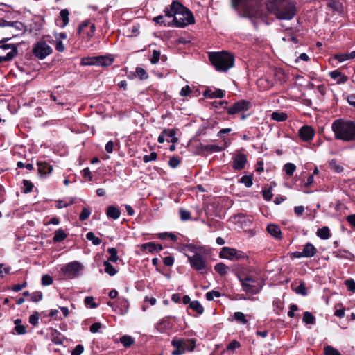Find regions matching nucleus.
<instances>
[{"instance_id": "obj_1", "label": "nucleus", "mask_w": 355, "mask_h": 355, "mask_svg": "<svg viewBox=\"0 0 355 355\" xmlns=\"http://www.w3.org/2000/svg\"><path fill=\"white\" fill-rule=\"evenodd\" d=\"M164 15L155 17L153 21L165 27L176 28H184L196 22L193 12L178 1H173L164 8Z\"/></svg>"}, {"instance_id": "obj_2", "label": "nucleus", "mask_w": 355, "mask_h": 355, "mask_svg": "<svg viewBox=\"0 0 355 355\" xmlns=\"http://www.w3.org/2000/svg\"><path fill=\"white\" fill-rule=\"evenodd\" d=\"M231 5L234 10L239 12L241 17L249 18L256 28H258L256 19L264 20L259 0H231Z\"/></svg>"}, {"instance_id": "obj_3", "label": "nucleus", "mask_w": 355, "mask_h": 355, "mask_svg": "<svg viewBox=\"0 0 355 355\" xmlns=\"http://www.w3.org/2000/svg\"><path fill=\"white\" fill-rule=\"evenodd\" d=\"M331 130L334 138L345 142L355 141V122L345 119H338L333 121Z\"/></svg>"}, {"instance_id": "obj_4", "label": "nucleus", "mask_w": 355, "mask_h": 355, "mask_svg": "<svg viewBox=\"0 0 355 355\" xmlns=\"http://www.w3.org/2000/svg\"><path fill=\"white\" fill-rule=\"evenodd\" d=\"M237 278L241 282L242 290L247 295H257L261 291L263 284L258 277L243 271L235 272Z\"/></svg>"}, {"instance_id": "obj_5", "label": "nucleus", "mask_w": 355, "mask_h": 355, "mask_svg": "<svg viewBox=\"0 0 355 355\" xmlns=\"http://www.w3.org/2000/svg\"><path fill=\"white\" fill-rule=\"evenodd\" d=\"M209 60L218 71L226 72L234 65V55L225 51L210 52Z\"/></svg>"}, {"instance_id": "obj_6", "label": "nucleus", "mask_w": 355, "mask_h": 355, "mask_svg": "<svg viewBox=\"0 0 355 355\" xmlns=\"http://www.w3.org/2000/svg\"><path fill=\"white\" fill-rule=\"evenodd\" d=\"M295 5V2H278L272 12L280 20H291L297 14Z\"/></svg>"}, {"instance_id": "obj_7", "label": "nucleus", "mask_w": 355, "mask_h": 355, "mask_svg": "<svg viewBox=\"0 0 355 355\" xmlns=\"http://www.w3.org/2000/svg\"><path fill=\"white\" fill-rule=\"evenodd\" d=\"M196 340L195 338H180L173 340L171 345L175 348L173 351V355H181L186 351H193L196 347Z\"/></svg>"}, {"instance_id": "obj_8", "label": "nucleus", "mask_w": 355, "mask_h": 355, "mask_svg": "<svg viewBox=\"0 0 355 355\" xmlns=\"http://www.w3.org/2000/svg\"><path fill=\"white\" fill-rule=\"evenodd\" d=\"M191 267L195 270L199 271L200 274L207 273V262L205 257L201 254L196 252L193 256L187 255Z\"/></svg>"}, {"instance_id": "obj_9", "label": "nucleus", "mask_w": 355, "mask_h": 355, "mask_svg": "<svg viewBox=\"0 0 355 355\" xmlns=\"http://www.w3.org/2000/svg\"><path fill=\"white\" fill-rule=\"evenodd\" d=\"M219 257L230 260H243L248 259V257L243 251L229 247H223L219 253Z\"/></svg>"}, {"instance_id": "obj_10", "label": "nucleus", "mask_w": 355, "mask_h": 355, "mask_svg": "<svg viewBox=\"0 0 355 355\" xmlns=\"http://www.w3.org/2000/svg\"><path fill=\"white\" fill-rule=\"evenodd\" d=\"M18 53L15 44H3L0 45V63L12 60Z\"/></svg>"}, {"instance_id": "obj_11", "label": "nucleus", "mask_w": 355, "mask_h": 355, "mask_svg": "<svg viewBox=\"0 0 355 355\" xmlns=\"http://www.w3.org/2000/svg\"><path fill=\"white\" fill-rule=\"evenodd\" d=\"M52 48L44 41H39L33 47V53L38 59L43 60L52 53Z\"/></svg>"}, {"instance_id": "obj_12", "label": "nucleus", "mask_w": 355, "mask_h": 355, "mask_svg": "<svg viewBox=\"0 0 355 355\" xmlns=\"http://www.w3.org/2000/svg\"><path fill=\"white\" fill-rule=\"evenodd\" d=\"M252 107V103L247 100H239L234 102L227 108L229 115H235L248 111Z\"/></svg>"}, {"instance_id": "obj_13", "label": "nucleus", "mask_w": 355, "mask_h": 355, "mask_svg": "<svg viewBox=\"0 0 355 355\" xmlns=\"http://www.w3.org/2000/svg\"><path fill=\"white\" fill-rule=\"evenodd\" d=\"M81 265L78 261L70 262L61 268L63 276L68 279H73L78 276Z\"/></svg>"}, {"instance_id": "obj_14", "label": "nucleus", "mask_w": 355, "mask_h": 355, "mask_svg": "<svg viewBox=\"0 0 355 355\" xmlns=\"http://www.w3.org/2000/svg\"><path fill=\"white\" fill-rule=\"evenodd\" d=\"M318 252L317 248L310 242L306 243L304 246L302 252L295 251L291 253V257L301 258L307 257L311 258L314 257Z\"/></svg>"}, {"instance_id": "obj_15", "label": "nucleus", "mask_w": 355, "mask_h": 355, "mask_svg": "<svg viewBox=\"0 0 355 355\" xmlns=\"http://www.w3.org/2000/svg\"><path fill=\"white\" fill-rule=\"evenodd\" d=\"M96 27L94 24H92L89 20L83 21L78 26V34L82 35L83 37H86L88 39L92 37L94 35Z\"/></svg>"}, {"instance_id": "obj_16", "label": "nucleus", "mask_w": 355, "mask_h": 355, "mask_svg": "<svg viewBox=\"0 0 355 355\" xmlns=\"http://www.w3.org/2000/svg\"><path fill=\"white\" fill-rule=\"evenodd\" d=\"M176 134L177 131L175 129L164 128L162 133L159 135L157 141L160 144H163L165 141L175 144L178 141Z\"/></svg>"}, {"instance_id": "obj_17", "label": "nucleus", "mask_w": 355, "mask_h": 355, "mask_svg": "<svg viewBox=\"0 0 355 355\" xmlns=\"http://www.w3.org/2000/svg\"><path fill=\"white\" fill-rule=\"evenodd\" d=\"M298 135L303 141L309 142L313 139L315 130L313 127L305 125L300 128Z\"/></svg>"}, {"instance_id": "obj_18", "label": "nucleus", "mask_w": 355, "mask_h": 355, "mask_svg": "<svg viewBox=\"0 0 355 355\" xmlns=\"http://www.w3.org/2000/svg\"><path fill=\"white\" fill-rule=\"evenodd\" d=\"M232 168L234 170L241 171L245 168L248 162L247 156L243 153H239L233 158Z\"/></svg>"}, {"instance_id": "obj_19", "label": "nucleus", "mask_w": 355, "mask_h": 355, "mask_svg": "<svg viewBox=\"0 0 355 355\" xmlns=\"http://www.w3.org/2000/svg\"><path fill=\"white\" fill-rule=\"evenodd\" d=\"M175 317L166 316L163 318L159 323L156 325L157 330L160 333H166L171 330L173 327V324L170 321V318Z\"/></svg>"}, {"instance_id": "obj_20", "label": "nucleus", "mask_w": 355, "mask_h": 355, "mask_svg": "<svg viewBox=\"0 0 355 355\" xmlns=\"http://www.w3.org/2000/svg\"><path fill=\"white\" fill-rule=\"evenodd\" d=\"M225 91L220 89H216L215 91H212L211 89H206L203 92V96L207 98H222L225 96Z\"/></svg>"}, {"instance_id": "obj_21", "label": "nucleus", "mask_w": 355, "mask_h": 355, "mask_svg": "<svg viewBox=\"0 0 355 355\" xmlns=\"http://www.w3.org/2000/svg\"><path fill=\"white\" fill-rule=\"evenodd\" d=\"M69 12L67 9H62L60 12L59 19H57L56 24L61 28L65 27L69 21Z\"/></svg>"}, {"instance_id": "obj_22", "label": "nucleus", "mask_w": 355, "mask_h": 355, "mask_svg": "<svg viewBox=\"0 0 355 355\" xmlns=\"http://www.w3.org/2000/svg\"><path fill=\"white\" fill-rule=\"evenodd\" d=\"M267 232L274 238L282 239V231L279 226L274 224H269L267 226Z\"/></svg>"}, {"instance_id": "obj_23", "label": "nucleus", "mask_w": 355, "mask_h": 355, "mask_svg": "<svg viewBox=\"0 0 355 355\" xmlns=\"http://www.w3.org/2000/svg\"><path fill=\"white\" fill-rule=\"evenodd\" d=\"M38 172L40 175H44L50 174L53 171V167L46 162H37Z\"/></svg>"}, {"instance_id": "obj_24", "label": "nucleus", "mask_w": 355, "mask_h": 355, "mask_svg": "<svg viewBox=\"0 0 355 355\" xmlns=\"http://www.w3.org/2000/svg\"><path fill=\"white\" fill-rule=\"evenodd\" d=\"M51 341L56 345H62L64 342V337L56 329H52L51 334Z\"/></svg>"}, {"instance_id": "obj_25", "label": "nucleus", "mask_w": 355, "mask_h": 355, "mask_svg": "<svg viewBox=\"0 0 355 355\" xmlns=\"http://www.w3.org/2000/svg\"><path fill=\"white\" fill-rule=\"evenodd\" d=\"M200 148L204 151L209 153H216L223 150L225 147H221L216 144L203 145L200 144Z\"/></svg>"}, {"instance_id": "obj_26", "label": "nucleus", "mask_w": 355, "mask_h": 355, "mask_svg": "<svg viewBox=\"0 0 355 355\" xmlns=\"http://www.w3.org/2000/svg\"><path fill=\"white\" fill-rule=\"evenodd\" d=\"M106 214L107 217L116 220L120 216V211L114 206H109L107 208Z\"/></svg>"}, {"instance_id": "obj_27", "label": "nucleus", "mask_w": 355, "mask_h": 355, "mask_svg": "<svg viewBox=\"0 0 355 355\" xmlns=\"http://www.w3.org/2000/svg\"><path fill=\"white\" fill-rule=\"evenodd\" d=\"M271 119L278 122H283L287 120L288 115L283 112H273L271 114Z\"/></svg>"}, {"instance_id": "obj_28", "label": "nucleus", "mask_w": 355, "mask_h": 355, "mask_svg": "<svg viewBox=\"0 0 355 355\" xmlns=\"http://www.w3.org/2000/svg\"><path fill=\"white\" fill-rule=\"evenodd\" d=\"M316 234L324 240L328 239L331 236L329 228L327 226L318 229Z\"/></svg>"}, {"instance_id": "obj_29", "label": "nucleus", "mask_w": 355, "mask_h": 355, "mask_svg": "<svg viewBox=\"0 0 355 355\" xmlns=\"http://www.w3.org/2000/svg\"><path fill=\"white\" fill-rule=\"evenodd\" d=\"M67 236V234L62 229L57 230L54 233L53 241L54 243H58L64 241Z\"/></svg>"}, {"instance_id": "obj_30", "label": "nucleus", "mask_w": 355, "mask_h": 355, "mask_svg": "<svg viewBox=\"0 0 355 355\" xmlns=\"http://www.w3.org/2000/svg\"><path fill=\"white\" fill-rule=\"evenodd\" d=\"M114 62V58L110 56H98V66L107 67L111 65Z\"/></svg>"}, {"instance_id": "obj_31", "label": "nucleus", "mask_w": 355, "mask_h": 355, "mask_svg": "<svg viewBox=\"0 0 355 355\" xmlns=\"http://www.w3.org/2000/svg\"><path fill=\"white\" fill-rule=\"evenodd\" d=\"M302 321L306 324H315V317L309 311H305L303 313Z\"/></svg>"}, {"instance_id": "obj_32", "label": "nucleus", "mask_w": 355, "mask_h": 355, "mask_svg": "<svg viewBox=\"0 0 355 355\" xmlns=\"http://www.w3.org/2000/svg\"><path fill=\"white\" fill-rule=\"evenodd\" d=\"M335 58L338 62H342L347 60L355 58V51H352L349 53L337 54L335 55Z\"/></svg>"}, {"instance_id": "obj_33", "label": "nucleus", "mask_w": 355, "mask_h": 355, "mask_svg": "<svg viewBox=\"0 0 355 355\" xmlns=\"http://www.w3.org/2000/svg\"><path fill=\"white\" fill-rule=\"evenodd\" d=\"M189 308L196 311L197 313L201 315L204 312V308L198 300H194L190 302Z\"/></svg>"}, {"instance_id": "obj_34", "label": "nucleus", "mask_w": 355, "mask_h": 355, "mask_svg": "<svg viewBox=\"0 0 355 355\" xmlns=\"http://www.w3.org/2000/svg\"><path fill=\"white\" fill-rule=\"evenodd\" d=\"M214 270L221 276H224L227 273L229 267L225 263L220 262L215 265Z\"/></svg>"}, {"instance_id": "obj_35", "label": "nucleus", "mask_w": 355, "mask_h": 355, "mask_svg": "<svg viewBox=\"0 0 355 355\" xmlns=\"http://www.w3.org/2000/svg\"><path fill=\"white\" fill-rule=\"evenodd\" d=\"M239 182L243 184L247 188H250L253 184V175H243L240 180Z\"/></svg>"}, {"instance_id": "obj_36", "label": "nucleus", "mask_w": 355, "mask_h": 355, "mask_svg": "<svg viewBox=\"0 0 355 355\" xmlns=\"http://www.w3.org/2000/svg\"><path fill=\"white\" fill-rule=\"evenodd\" d=\"M138 76L140 80H144L149 78L148 73L141 67H136L135 71V76Z\"/></svg>"}, {"instance_id": "obj_37", "label": "nucleus", "mask_w": 355, "mask_h": 355, "mask_svg": "<svg viewBox=\"0 0 355 355\" xmlns=\"http://www.w3.org/2000/svg\"><path fill=\"white\" fill-rule=\"evenodd\" d=\"M182 159L178 155H174L169 159L168 165L172 168H175L181 164Z\"/></svg>"}, {"instance_id": "obj_38", "label": "nucleus", "mask_w": 355, "mask_h": 355, "mask_svg": "<svg viewBox=\"0 0 355 355\" xmlns=\"http://www.w3.org/2000/svg\"><path fill=\"white\" fill-rule=\"evenodd\" d=\"M103 266L105 267V272L110 276H114L116 273V268L108 261H105Z\"/></svg>"}, {"instance_id": "obj_39", "label": "nucleus", "mask_w": 355, "mask_h": 355, "mask_svg": "<svg viewBox=\"0 0 355 355\" xmlns=\"http://www.w3.org/2000/svg\"><path fill=\"white\" fill-rule=\"evenodd\" d=\"M81 64L84 66L98 65V57L84 58L81 60Z\"/></svg>"}, {"instance_id": "obj_40", "label": "nucleus", "mask_w": 355, "mask_h": 355, "mask_svg": "<svg viewBox=\"0 0 355 355\" xmlns=\"http://www.w3.org/2000/svg\"><path fill=\"white\" fill-rule=\"evenodd\" d=\"M329 166L334 172L338 173H342L344 170L342 166L337 164L336 159H333L329 162Z\"/></svg>"}, {"instance_id": "obj_41", "label": "nucleus", "mask_w": 355, "mask_h": 355, "mask_svg": "<svg viewBox=\"0 0 355 355\" xmlns=\"http://www.w3.org/2000/svg\"><path fill=\"white\" fill-rule=\"evenodd\" d=\"M296 170V166L293 163H286L284 166V171L285 173L288 176H292Z\"/></svg>"}, {"instance_id": "obj_42", "label": "nucleus", "mask_w": 355, "mask_h": 355, "mask_svg": "<svg viewBox=\"0 0 355 355\" xmlns=\"http://www.w3.org/2000/svg\"><path fill=\"white\" fill-rule=\"evenodd\" d=\"M327 6L336 12H338L342 7L340 1L337 0H329L327 3Z\"/></svg>"}, {"instance_id": "obj_43", "label": "nucleus", "mask_w": 355, "mask_h": 355, "mask_svg": "<svg viewBox=\"0 0 355 355\" xmlns=\"http://www.w3.org/2000/svg\"><path fill=\"white\" fill-rule=\"evenodd\" d=\"M234 318L237 322L243 324H246L248 322V320L246 319L245 314L242 312H235L234 314Z\"/></svg>"}, {"instance_id": "obj_44", "label": "nucleus", "mask_w": 355, "mask_h": 355, "mask_svg": "<svg viewBox=\"0 0 355 355\" xmlns=\"http://www.w3.org/2000/svg\"><path fill=\"white\" fill-rule=\"evenodd\" d=\"M324 355H342L340 352L332 346L327 345L324 347Z\"/></svg>"}, {"instance_id": "obj_45", "label": "nucleus", "mask_w": 355, "mask_h": 355, "mask_svg": "<svg viewBox=\"0 0 355 355\" xmlns=\"http://www.w3.org/2000/svg\"><path fill=\"white\" fill-rule=\"evenodd\" d=\"M179 214L180 219L182 221H187L191 218V212L184 208H180L179 209Z\"/></svg>"}, {"instance_id": "obj_46", "label": "nucleus", "mask_w": 355, "mask_h": 355, "mask_svg": "<svg viewBox=\"0 0 355 355\" xmlns=\"http://www.w3.org/2000/svg\"><path fill=\"white\" fill-rule=\"evenodd\" d=\"M141 249L144 250H147L149 252L153 253L156 252L155 248V242H148L144 243L141 245Z\"/></svg>"}, {"instance_id": "obj_47", "label": "nucleus", "mask_w": 355, "mask_h": 355, "mask_svg": "<svg viewBox=\"0 0 355 355\" xmlns=\"http://www.w3.org/2000/svg\"><path fill=\"white\" fill-rule=\"evenodd\" d=\"M86 238L89 241H92V243L95 245H98L101 243V239L99 237L96 236L92 232H89L86 234Z\"/></svg>"}, {"instance_id": "obj_48", "label": "nucleus", "mask_w": 355, "mask_h": 355, "mask_svg": "<svg viewBox=\"0 0 355 355\" xmlns=\"http://www.w3.org/2000/svg\"><path fill=\"white\" fill-rule=\"evenodd\" d=\"M107 252L110 254V257L107 261L116 262L119 259L116 249L114 248H108Z\"/></svg>"}, {"instance_id": "obj_49", "label": "nucleus", "mask_w": 355, "mask_h": 355, "mask_svg": "<svg viewBox=\"0 0 355 355\" xmlns=\"http://www.w3.org/2000/svg\"><path fill=\"white\" fill-rule=\"evenodd\" d=\"M120 342L125 347H128L133 344V339L131 336L125 335L121 337Z\"/></svg>"}, {"instance_id": "obj_50", "label": "nucleus", "mask_w": 355, "mask_h": 355, "mask_svg": "<svg viewBox=\"0 0 355 355\" xmlns=\"http://www.w3.org/2000/svg\"><path fill=\"white\" fill-rule=\"evenodd\" d=\"M261 192H262L263 198H264L265 200H266V201L271 200V199L273 196V194L272 193V187H268V189H263Z\"/></svg>"}, {"instance_id": "obj_51", "label": "nucleus", "mask_w": 355, "mask_h": 355, "mask_svg": "<svg viewBox=\"0 0 355 355\" xmlns=\"http://www.w3.org/2000/svg\"><path fill=\"white\" fill-rule=\"evenodd\" d=\"M336 307H340V309H336L334 312V315L340 318L345 317V308L343 306L342 303H338L336 305Z\"/></svg>"}, {"instance_id": "obj_52", "label": "nucleus", "mask_w": 355, "mask_h": 355, "mask_svg": "<svg viewBox=\"0 0 355 355\" xmlns=\"http://www.w3.org/2000/svg\"><path fill=\"white\" fill-rule=\"evenodd\" d=\"M295 292L303 296L307 295V288H306L304 282H300L298 286L295 288Z\"/></svg>"}, {"instance_id": "obj_53", "label": "nucleus", "mask_w": 355, "mask_h": 355, "mask_svg": "<svg viewBox=\"0 0 355 355\" xmlns=\"http://www.w3.org/2000/svg\"><path fill=\"white\" fill-rule=\"evenodd\" d=\"M91 214V211L88 207H84L79 216V219L81 221L87 220Z\"/></svg>"}, {"instance_id": "obj_54", "label": "nucleus", "mask_w": 355, "mask_h": 355, "mask_svg": "<svg viewBox=\"0 0 355 355\" xmlns=\"http://www.w3.org/2000/svg\"><path fill=\"white\" fill-rule=\"evenodd\" d=\"M345 284L347 290L352 293H355V281L353 279H347L345 281Z\"/></svg>"}, {"instance_id": "obj_55", "label": "nucleus", "mask_w": 355, "mask_h": 355, "mask_svg": "<svg viewBox=\"0 0 355 355\" xmlns=\"http://www.w3.org/2000/svg\"><path fill=\"white\" fill-rule=\"evenodd\" d=\"M0 26H15L17 28H20L19 26H22V24L21 23H19L17 21H15V22H10V21H5L3 19H1L0 20Z\"/></svg>"}, {"instance_id": "obj_56", "label": "nucleus", "mask_w": 355, "mask_h": 355, "mask_svg": "<svg viewBox=\"0 0 355 355\" xmlns=\"http://www.w3.org/2000/svg\"><path fill=\"white\" fill-rule=\"evenodd\" d=\"M160 51L155 49L153 51V56L150 60L152 64H155L159 62L160 59Z\"/></svg>"}, {"instance_id": "obj_57", "label": "nucleus", "mask_w": 355, "mask_h": 355, "mask_svg": "<svg viewBox=\"0 0 355 355\" xmlns=\"http://www.w3.org/2000/svg\"><path fill=\"white\" fill-rule=\"evenodd\" d=\"M43 295L41 291H35L31 294V299L33 302H37L42 300Z\"/></svg>"}, {"instance_id": "obj_58", "label": "nucleus", "mask_w": 355, "mask_h": 355, "mask_svg": "<svg viewBox=\"0 0 355 355\" xmlns=\"http://www.w3.org/2000/svg\"><path fill=\"white\" fill-rule=\"evenodd\" d=\"M212 105L213 107H216V108H218L220 107H223L227 112V108L229 107L228 106V102L227 101H214L213 103H212Z\"/></svg>"}, {"instance_id": "obj_59", "label": "nucleus", "mask_w": 355, "mask_h": 355, "mask_svg": "<svg viewBox=\"0 0 355 355\" xmlns=\"http://www.w3.org/2000/svg\"><path fill=\"white\" fill-rule=\"evenodd\" d=\"M41 281L42 284L45 286L53 284V278L49 275H42Z\"/></svg>"}, {"instance_id": "obj_60", "label": "nucleus", "mask_w": 355, "mask_h": 355, "mask_svg": "<svg viewBox=\"0 0 355 355\" xmlns=\"http://www.w3.org/2000/svg\"><path fill=\"white\" fill-rule=\"evenodd\" d=\"M23 185H24V192L26 193L31 192L33 188V183L27 180H23Z\"/></svg>"}, {"instance_id": "obj_61", "label": "nucleus", "mask_w": 355, "mask_h": 355, "mask_svg": "<svg viewBox=\"0 0 355 355\" xmlns=\"http://www.w3.org/2000/svg\"><path fill=\"white\" fill-rule=\"evenodd\" d=\"M336 257L339 258L349 259L352 253L346 250H340L336 252Z\"/></svg>"}, {"instance_id": "obj_62", "label": "nucleus", "mask_w": 355, "mask_h": 355, "mask_svg": "<svg viewBox=\"0 0 355 355\" xmlns=\"http://www.w3.org/2000/svg\"><path fill=\"white\" fill-rule=\"evenodd\" d=\"M157 157V153L155 152H152L150 155H144L143 157V161L145 162V163H147L148 162H151V161H155L156 160Z\"/></svg>"}, {"instance_id": "obj_63", "label": "nucleus", "mask_w": 355, "mask_h": 355, "mask_svg": "<svg viewBox=\"0 0 355 355\" xmlns=\"http://www.w3.org/2000/svg\"><path fill=\"white\" fill-rule=\"evenodd\" d=\"M240 346H241V344L239 341H237L236 340H233L227 346V349L233 351V350L240 347Z\"/></svg>"}, {"instance_id": "obj_64", "label": "nucleus", "mask_w": 355, "mask_h": 355, "mask_svg": "<svg viewBox=\"0 0 355 355\" xmlns=\"http://www.w3.org/2000/svg\"><path fill=\"white\" fill-rule=\"evenodd\" d=\"M84 351V347L82 345H78L71 352V355H80Z\"/></svg>"}]
</instances>
